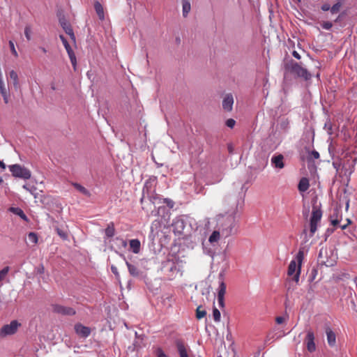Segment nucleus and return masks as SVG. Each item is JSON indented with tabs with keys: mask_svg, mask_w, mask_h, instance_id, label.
Masks as SVG:
<instances>
[{
	"mask_svg": "<svg viewBox=\"0 0 357 357\" xmlns=\"http://www.w3.org/2000/svg\"><path fill=\"white\" fill-rule=\"evenodd\" d=\"M221 235V231L218 229V231H214L211 235L209 236L208 241L210 243H213L217 242L220 239V236Z\"/></svg>",
	"mask_w": 357,
	"mask_h": 357,
	"instance_id": "32",
	"label": "nucleus"
},
{
	"mask_svg": "<svg viewBox=\"0 0 357 357\" xmlns=\"http://www.w3.org/2000/svg\"><path fill=\"white\" fill-rule=\"evenodd\" d=\"M292 55L296 59H301V55L296 51H293Z\"/></svg>",
	"mask_w": 357,
	"mask_h": 357,
	"instance_id": "55",
	"label": "nucleus"
},
{
	"mask_svg": "<svg viewBox=\"0 0 357 357\" xmlns=\"http://www.w3.org/2000/svg\"><path fill=\"white\" fill-rule=\"evenodd\" d=\"M9 77L13 80V84L14 88L17 90L20 88L19 79L17 73L12 70L9 72Z\"/></svg>",
	"mask_w": 357,
	"mask_h": 357,
	"instance_id": "28",
	"label": "nucleus"
},
{
	"mask_svg": "<svg viewBox=\"0 0 357 357\" xmlns=\"http://www.w3.org/2000/svg\"><path fill=\"white\" fill-rule=\"evenodd\" d=\"M57 234L63 240H67L68 238V234L66 231L59 228L56 227L55 229Z\"/></svg>",
	"mask_w": 357,
	"mask_h": 357,
	"instance_id": "35",
	"label": "nucleus"
},
{
	"mask_svg": "<svg viewBox=\"0 0 357 357\" xmlns=\"http://www.w3.org/2000/svg\"><path fill=\"white\" fill-rule=\"evenodd\" d=\"M176 345L180 357H188L187 347L182 341L176 340Z\"/></svg>",
	"mask_w": 357,
	"mask_h": 357,
	"instance_id": "21",
	"label": "nucleus"
},
{
	"mask_svg": "<svg viewBox=\"0 0 357 357\" xmlns=\"http://www.w3.org/2000/svg\"><path fill=\"white\" fill-rule=\"evenodd\" d=\"M172 226L175 234H181L185 227V222L181 216H178L173 220Z\"/></svg>",
	"mask_w": 357,
	"mask_h": 357,
	"instance_id": "11",
	"label": "nucleus"
},
{
	"mask_svg": "<svg viewBox=\"0 0 357 357\" xmlns=\"http://www.w3.org/2000/svg\"><path fill=\"white\" fill-rule=\"evenodd\" d=\"M286 68L297 77L303 78L306 81L310 79L312 77V75L306 68L294 61H291L287 63Z\"/></svg>",
	"mask_w": 357,
	"mask_h": 357,
	"instance_id": "5",
	"label": "nucleus"
},
{
	"mask_svg": "<svg viewBox=\"0 0 357 357\" xmlns=\"http://www.w3.org/2000/svg\"><path fill=\"white\" fill-rule=\"evenodd\" d=\"M206 315V311L204 309H202V306H199L196 310V317L198 319L204 318Z\"/></svg>",
	"mask_w": 357,
	"mask_h": 357,
	"instance_id": "34",
	"label": "nucleus"
},
{
	"mask_svg": "<svg viewBox=\"0 0 357 357\" xmlns=\"http://www.w3.org/2000/svg\"><path fill=\"white\" fill-rule=\"evenodd\" d=\"M149 182L146 181L142 190V197L141 198V203L143 204L144 201L147 198L152 204L155 203V200L158 199L157 195L151 196L149 192L148 186Z\"/></svg>",
	"mask_w": 357,
	"mask_h": 357,
	"instance_id": "19",
	"label": "nucleus"
},
{
	"mask_svg": "<svg viewBox=\"0 0 357 357\" xmlns=\"http://www.w3.org/2000/svg\"><path fill=\"white\" fill-rule=\"evenodd\" d=\"M309 213H310V206H303V211H302V214H303V216L305 219H307L308 217H309Z\"/></svg>",
	"mask_w": 357,
	"mask_h": 357,
	"instance_id": "41",
	"label": "nucleus"
},
{
	"mask_svg": "<svg viewBox=\"0 0 357 357\" xmlns=\"http://www.w3.org/2000/svg\"><path fill=\"white\" fill-rule=\"evenodd\" d=\"M234 97L231 93H227L222 100V108L226 112H231L233 109Z\"/></svg>",
	"mask_w": 357,
	"mask_h": 357,
	"instance_id": "17",
	"label": "nucleus"
},
{
	"mask_svg": "<svg viewBox=\"0 0 357 357\" xmlns=\"http://www.w3.org/2000/svg\"><path fill=\"white\" fill-rule=\"evenodd\" d=\"M156 354H157L158 357H167V355L164 353V351L160 348L157 349Z\"/></svg>",
	"mask_w": 357,
	"mask_h": 357,
	"instance_id": "50",
	"label": "nucleus"
},
{
	"mask_svg": "<svg viewBox=\"0 0 357 357\" xmlns=\"http://www.w3.org/2000/svg\"><path fill=\"white\" fill-rule=\"evenodd\" d=\"M116 241H119L120 244L123 248H126L128 245V243L126 240L123 239L122 238L117 237L116 238Z\"/></svg>",
	"mask_w": 357,
	"mask_h": 357,
	"instance_id": "47",
	"label": "nucleus"
},
{
	"mask_svg": "<svg viewBox=\"0 0 357 357\" xmlns=\"http://www.w3.org/2000/svg\"><path fill=\"white\" fill-rule=\"evenodd\" d=\"M0 93L3 98V101L6 104L9 102L10 91L8 88L6 87L4 82L0 84Z\"/></svg>",
	"mask_w": 357,
	"mask_h": 357,
	"instance_id": "23",
	"label": "nucleus"
},
{
	"mask_svg": "<svg viewBox=\"0 0 357 357\" xmlns=\"http://www.w3.org/2000/svg\"><path fill=\"white\" fill-rule=\"evenodd\" d=\"M191 10V5L189 0L182 1V13L183 17H186Z\"/></svg>",
	"mask_w": 357,
	"mask_h": 357,
	"instance_id": "29",
	"label": "nucleus"
},
{
	"mask_svg": "<svg viewBox=\"0 0 357 357\" xmlns=\"http://www.w3.org/2000/svg\"><path fill=\"white\" fill-rule=\"evenodd\" d=\"M213 317L215 322H219L220 321V312L216 307H213Z\"/></svg>",
	"mask_w": 357,
	"mask_h": 357,
	"instance_id": "38",
	"label": "nucleus"
},
{
	"mask_svg": "<svg viewBox=\"0 0 357 357\" xmlns=\"http://www.w3.org/2000/svg\"><path fill=\"white\" fill-rule=\"evenodd\" d=\"M59 23L63 28V29L65 31V32L70 36V38L73 40L75 39V36L73 32V30L70 26V24L68 23V22L66 20V19L63 17L59 19Z\"/></svg>",
	"mask_w": 357,
	"mask_h": 357,
	"instance_id": "18",
	"label": "nucleus"
},
{
	"mask_svg": "<svg viewBox=\"0 0 357 357\" xmlns=\"http://www.w3.org/2000/svg\"><path fill=\"white\" fill-rule=\"evenodd\" d=\"M163 203L166 204L167 206L170 208H172L174 206V202L169 198L163 199Z\"/></svg>",
	"mask_w": 357,
	"mask_h": 357,
	"instance_id": "42",
	"label": "nucleus"
},
{
	"mask_svg": "<svg viewBox=\"0 0 357 357\" xmlns=\"http://www.w3.org/2000/svg\"><path fill=\"white\" fill-rule=\"evenodd\" d=\"M9 211L13 213L20 216L23 220L28 222L27 216L25 215L24 211L19 207H10Z\"/></svg>",
	"mask_w": 357,
	"mask_h": 357,
	"instance_id": "27",
	"label": "nucleus"
},
{
	"mask_svg": "<svg viewBox=\"0 0 357 357\" xmlns=\"http://www.w3.org/2000/svg\"><path fill=\"white\" fill-rule=\"evenodd\" d=\"M52 310L54 312L61 315L73 316L76 314L74 308L58 304L53 305Z\"/></svg>",
	"mask_w": 357,
	"mask_h": 357,
	"instance_id": "9",
	"label": "nucleus"
},
{
	"mask_svg": "<svg viewBox=\"0 0 357 357\" xmlns=\"http://www.w3.org/2000/svg\"><path fill=\"white\" fill-rule=\"evenodd\" d=\"M225 275V273L224 270H222L218 274L219 287L218 297H225V294L226 292V284L224 282Z\"/></svg>",
	"mask_w": 357,
	"mask_h": 357,
	"instance_id": "15",
	"label": "nucleus"
},
{
	"mask_svg": "<svg viewBox=\"0 0 357 357\" xmlns=\"http://www.w3.org/2000/svg\"><path fill=\"white\" fill-rule=\"evenodd\" d=\"M333 24L330 22H325L322 24V28L326 30H329L332 27Z\"/></svg>",
	"mask_w": 357,
	"mask_h": 357,
	"instance_id": "49",
	"label": "nucleus"
},
{
	"mask_svg": "<svg viewBox=\"0 0 357 357\" xmlns=\"http://www.w3.org/2000/svg\"><path fill=\"white\" fill-rule=\"evenodd\" d=\"M76 334L80 337L86 338L91 335V330L89 327L85 326L80 323L75 324L74 326Z\"/></svg>",
	"mask_w": 357,
	"mask_h": 357,
	"instance_id": "12",
	"label": "nucleus"
},
{
	"mask_svg": "<svg viewBox=\"0 0 357 357\" xmlns=\"http://www.w3.org/2000/svg\"><path fill=\"white\" fill-rule=\"evenodd\" d=\"M322 211L321 204H318L316 199L312 201V215L310 219V237H312L317 230L318 223L321 221Z\"/></svg>",
	"mask_w": 357,
	"mask_h": 357,
	"instance_id": "3",
	"label": "nucleus"
},
{
	"mask_svg": "<svg viewBox=\"0 0 357 357\" xmlns=\"http://www.w3.org/2000/svg\"><path fill=\"white\" fill-rule=\"evenodd\" d=\"M325 127L328 128V130H331V124L326 123L325 124Z\"/></svg>",
	"mask_w": 357,
	"mask_h": 357,
	"instance_id": "61",
	"label": "nucleus"
},
{
	"mask_svg": "<svg viewBox=\"0 0 357 357\" xmlns=\"http://www.w3.org/2000/svg\"><path fill=\"white\" fill-rule=\"evenodd\" d=\"M228 149H229V151L230 153H231V152H232V151H233V148H232V146H231V145H229V146Z\"/></svg>",
	"mask_w": 357,
	"mask_h": 357,
	"instance_id": "62",
	"label": "nucleus"
},
{
	"mask_svg": "<svg viewBox=\"0 0 357 357\" xmlns=\"http://www.w3.org/2000/svg\"><path fill=\"white\" fill-rule=\"evenodd\" d=\"M20 326L21 324L17 320H13L10 324L3 325L0 329V338L15 334Z\"/></svg>",
	"mask_w": 357,
	"mask_h": 357,
	"instance_id": "7",
	"label": "nucleus"
},
{
	"mask_svg": "<svg viewBox=\"0 0 357 357\" xmlns=\"http://www.w3.org/2000/svg\"><path fill=\"white\" fill-rule=\"evenodd\" d=\"M333 214H335L334 218H338V211L337 210H335Z\"/></svg>",
	"mask_w": 357,
	"mask_h": 357,
	"instance_id": "58",
	"label": "nucleus"
},
{
	"mask_svg": "<svg viewBox=\"0 0 357 357\" xmlns=\"http://www.w3.org/2000/svg\"><path fill=\"white\" fill-rule=\"evenodd\" d=\"M10 268L8 266L4 267L0 271V282L4 280L7 274L8 273Z\"/></svg>",
	"mask_w": 357,
	"mask_h": 357,
	"instance_id": "39",
	"label": "nucleus"
},
{
	"mask_svg": "<svg viewBox=\"0 0 357 357\" xmlns=\"http://www.w3.org/2000/svg\"><path fill=\"white\" fill-rule=\"evenodd\" d=\"M161 213H163V216L162 217L161 222L163 224H167L170 220V212L169 210L166 208L165 206H160L158 208L157 211H151V216H157L159 215Z\"/></svg>",
	"mask_w": 357,
	"mask_h": 357,
	"instance_id": "13",
	"label": "nucleus"
},
{
	"mask_svg": "<svg viewBox=\"0 0 357 357\" xmlns=\"http://www.w3.org/2000/svg\"><path fill=\"white\" fill-rule=\"evenodd\" d=\"M28 239L29 241L32 243L33 244H36L38 242V236L34 232H30L28 234Z\"/></svg>",
	"mask_w": 357,
	"mask_h": 357,
	"instance_id": "37",
	"label": "nucleus"
},
{
	"mask_svg": "<svg viewBox=\"0 0 357 357\" xmlns=\"http://www.w3.org/2000/svg\"><path fill=\"white\" fill-rule=\"evenodd\" d=\"M59 38L62 41V43L68 54L69 59L70 60L72 66H73L74 70H76L77 59L73 49L71 48L66 38L63 35H60Z\"/></svg>",
	"mask_w": 357,
	"mask_h": 357,
	"instance_id": "8",
	"label": "nucleus"
},
{
	"mask_svg": "<svg viewBox=\"0 0 357 357\" xmlns=\"http://www.w3.org/2000/svg\"><path fill=\"white\" fill-rule=\"evenodd\" d=\"M281 128L284 130H287L289 128V121L287 119L282 121L280 123Z\"/></svg>",
	"mask_w": 357,
	"mask_h": 357,
	"instance_id": "48",
	"label": "nucleus"
},
{
	"mask_svg": "<svg viewBox=\"0 0 357 357\" xmlns=\"http://www.w3.org/2000/svg\"><path fill=\"white\" fill-rule=\"evenodd\" d=\"M40 50L43 51V53H46L47 50L45 47H40Z\"/></svg>",
	"mask_w": 357,
	"mask_h": 357,
	"instance_id": "63",
	"label": "nucleus"
},
{
	"mask_svg": "<svg viewBox=\"0 0 357 357\" xmlns=\"http://www.w3.org/2000/svg\"><path fill=\"white\" fill-rule=\"evenodd\" d=\"M23 188L29 192L35 198L38 197V193L36 192L37 189L35 186L24 185Z\"/></svg>",
	"mask_w": 357,
	"mask_h": 357,
	"instance_id": "33",
	"label": "nucleus"
},
{
	"mask_svg": "<svg viewBox=\"0 0 357 357\" xmlns=\"http://www.w3.org/2000/svg\"><path fill=\"white\" fill-rule=\"evenodd\" d=\"M236 121L233 119H229L226 121V125L230 128H233L235 126Z\"/></svg>",
	"mask_w": 357,
	"mask_h": 357,
	"instance_id": "46",
	"label": "nucleus"
},
{
	"mask_svg": "<svg viewBox=\"0 0 357 357\" xmlns=\"http://www.w3.org/2000/svg\"><path fill=\"white\" fill-rule=\"evenodd\" d=\"M303 234H304V240L305 242H307L308 241L307 234V229L305 228L303 231Z\"/></svg>",
	"mask_w": 357,
	"mask_h": 357,
	"instance_id": "56",
	"label": "nucleus"
},
{
	"mask_svg": "<svg viewBox=\"0 0 357 357\" xmlns=\"http://www.w3.org/2000/svg\"><path fill=\"white\" fill-rule=\"evenodd\" d=\"M9 46H10V50H11L13 54L17 57L18 56V54L15 48L14 43L12 40L9 41Z\"/></svg>",
	"mask_w": 357,
	"mask_h": 357,
	"instance_id": "43",
	"label": "nucleus"
},
{
	"mask_svg": "<svg viewBox=\"0 0 357 357\" xmlns=\"http://www.w3.org/2000/svg\"><path fill=\"white\" fill-rule=\"evenodd\" d=\"M317 273H318L317 269L315 267H313L311 269L310 273L309 274L308 281L312 282L315 279L316 276L317 275Z\"/></svg>",
	"mask_w": 357,
	"mask_h": 357,
	"instance_id": "36",
	"label": "nucleus"
},
{
	"mask_svg": "<svg viewBox=\"0 0 357 357\" xmlns=\"http://www.w3.org/2000/svg\"><path fill=\"white\" fill-rule=\"evenodd\" d=\"M310 187L309 181L307 178H302L298 185V189L301 192H304L308 190Z\"/></svg>",
	"mask_w": 357,
	"mask_h": 357,
	"instance_id": "24",
	"label": "nucleus"
},
{
	"mask_svg": "<svg viewBox=\"0 0 357 357\" xmlns=\"http://www.w3.org/2000/svg\"><path fill=\"white\" fill-rule=\"evenodd\" d=\"M73 186L83 195H84L87 197L91 196L90 192L86 188H85L84 186L81 185L80 184L75 183H73Z\"/></svg>",
	"mask_w": 357,
	"mask_h": 357,
	"instance_id": "31",
	"label": "nucleus"
},
{
	"mask_svg": "<svg viewBox=\"0 0 357 357\" xmlns=\"http://www.w3.org/2000/svg\"><path fill=\"white\" fill-rule=\"evenodd\" d=\"M325 332L327 336V342L330 347H333L336 344V335L329 326H326Z\"/></svg>",
	"mask_w": 357,
	"mask_h": 357,
	"instance_id": "20",
	"label": "nucleus"
},
{
	"mask_svg": "<svg viewBox=\"0 0 357 357\" xmlns=\"http://www.w3.org/2000/svg\"><path fill=\"white\" fill-rule=\"evenodd\" d=\"M2 83H3V80L2 74L0 72V84H2Z\"/></svg>",
	"mask_w": 357,
	"mask_h": 357,
	"instance_id": "59",
	"label": "nucleus"
},
{
	"mask_svg": "<svg viewBox=\"0 0 357 357\" xmlns=\"http://www.w3.org/2000/svg\"><path fill=\"white\" fill-rule=\"evenodd\" d=\"M285 320V318L283 317H277L275 319V321L278 324H282Z\"/></svg>",
	"mask_w": 357,
	"mask_h": 357,
	"instance_id": "52",
	"label": "nucleus"
},
{
	"mask_svg": "<svg viewBox=\"0 0 357 357\" xmlns=\"http://www.w3.org/2000/svg\"><path fill=\"white\" fill-rule=\"evenodd\" d=\"M219 307L223 308L225 307L224 297H218Z\"/></svg>",
	"mask_w": 357,
	"mask_h": 357,
	"instance_id": "51",
	"label": "nucleus"
},
{
	"mask_svg": "<svg viewBox=\"0 0 357 357\" xmlns=\"http://www.w3.org/2000/svg\"><path fill=\"white\" fill-rule=\"evenodd\" d=\"M130 250L135 254H138L140 252L141 243L135 238L131 239L129 241Z\"/></svg>",
	"mask_w": 357,
	"mask_h": 357,
	"instance_id": "22",
	"label": "nucleus"
},
{
	"mask_svg": "<svg viewBox=\"0 0 357 357\" xmlns=\"http://www.w3.org/2000/svg\"><path fill=\"white\" fill-rule=\"evenodd\" d=\"M304 258V251L301 249L299 250L296 255V259H292L288 266L287 275L288 276H293L292 280L298 283L299 281L301 268L302 261Z\"/></svg>",
	"mask_w": 357,
	"mask_h": 357,
	"instance_id": "2",
	"label": "nucleus"
},
{
	"mask_svg": "<svg viewBox=\"0 0 357 357\" xmlns=\"http://www.w3.org/2000/svg\"><path fill=\"white\" fill-rule=\"evenodd\" d=\"M271 340V338L269 337V335L267 336L266 337V342H268L269 340Z\"/></svg>",
	"mask_w": 357,
	"mask_h": 357,
	"instance_id": "64",
	"label": "nucleus"
},
{
	"mask_svg": "<svg viewBox=\"0 0 357 357\" xmlns=\"http://www.w3.org/2000/svg\"><path fill=\"white\" fill-rule=\"evenodd\" d=\"M305 342L306 344L307 349L309 352L312 353L316 350V344L314 342V334L312 330L307 331Z\"/></svg>",
	"mask_w": 357,
	"mask_h": 357,
	"instance_id": "10",
	"label": "nucleus"
},
{
	"mask_svg": "<svg viewBox=\"0 0 357 357\" xmlns=\"http://www.w3.org/2000/svg\"><path fill=\"white\" fill-rule=\"evenodd\" d=\"M105 236L107 238L113 237L115 234V228L113 222L108 224L107 228L105 230Z\"/></svg>",
	"mask_w": 357,
	"mask_h": 357,
	"instance_id": "30",
	"label": "nucleus"
},
{
	"mask_svg": "<svg viewBox=\"0 0 357 357\" xmlns=\"http://www.w3.org/2000/svg\"><path fill=\"white\" fill-rule=\"evenodd\" d=\"M8 168L12 173V175L15 177L27 180L31 176V171L20 165L15 164L9 165Z\"/></svg>",
	"mask_w": 357,
	"mask_h": 357,
	"instance_id": "6",
	"label": "nucleus"
},
{
	"mask_svg": "<svg viewBox=\"0 0 357 357\" xmlns=\"http://www.w3.org/2000/svg\"><path fill=\"white\" fill-rule=\"evenodd\" d=\"M95 10L98 16V18L100 20H103L105 19L104 9L102 6L99 1H96L94 3Z\"/></svg>",
	"mask_w": 357,
	"mask_h": 357,
	"instance_id": "25",
	"label": "nucleus"
},
{
	"mask_svg": "<svg viewBox=\"0 0 357 357\" xmlns=\"http://www.w3.org/2000/svg\"><path fill=\"white\" fill-rule=\"evenodd\" d=\"M111 270H112V272L116 276H119V271H118V269L115 266H111Z\"/></svg>",
	"mask_w": 357,
	"mask_h": 357,
	"instance_id": "53",
	"label": "nucleus"
},
{
	"mask_svg": "<svg viewBox=\"0 0 357 357\" xmlns=\"http://www.w3.org/2000/svg\"><path fill=\"white\" fill-rule=\"evenodd\" d=\"M160 270L167 279L172 280L178 273L180 268L174 260L169 259L162 262Z\"/></svg>",
	"mask_w": 357,
	"mask_h": 357,
	"instance_id": "4",
	"label": "nucleus"
},
{
	"mask_svg": "<svg viewBox=\"0 0 357 357\" xmlns=\"http://www.w3.org/2000/svg\"><path fill=\"white\" fill-rule=\"evenodd\" d=\"M271 165L275 169H283L284 167V156L282 154L274 155L271 160Z\"/></svg>",
	"mask_w": 357,
	"mask_h": 357,
	"instance_id": "16",
	"label": "nucleus"
},
{
	"mask_svg": "<svg viewBox=\"0 0 357 357\" xmlns=\"http://www.w3.org/2000/svg\"><path fill=\"white\" fill-rule=\"evenodd\" d=\"M334 215L335 214H332L331 215V225H333L334 227H340L342 229H346V227H347V225L351 223V221L350 220L347 219V224L346 225H342L340 224V220L338 219V218H334Z\"/></svg>",
	"mask_w": 357,
	"mask_h": 357,
	"instance_id": "26",
	"label": "nucleus"
},
{
	"mask_svg": "<svg viewBox=\"0 0 357 357\" xmlns=\"http://www.w3.org/2000/svg\"><path fill=\"white\" fill-rule=\"evenodd\" d=\"M340 5L339 3H335L334 4L331 8V12L334 14V13H337L339 10H340Z\"/></svg>",
	"mask_w": 357,
	"mask_h": 357,
	"instance_id": "44",
	"label": "nucleus"
},
{
	"mask_svg": "<svg viewBox=\"0 0 357 357\" xmlns=\"http://www.w3.org/2000/svg\"><path fill=\"white\" fill-rule=\"evenodd\" d=\"M235 216L234 215H221L218 218V227L221 235L227 238L234 234Z\"/></svg>",
	"mask_w": 357,
	"mask_h": 357,
	"instance_id": "1",
	"label": "nucleus"
},
{
	"mask_svg": "<svg viewBox=\"0 0 357 357\" xmlns=\"http://www.w3.org/2000/svg\"><path fill=\"white\" fill-rule=\"evenodd\" d=\"M310 157L311 159H318L319 158V153L318 151L313 150L310 153Z\"/></svg>",
	"mask_w": 357,
	"mask_h": 357,
	"instance_id": "45",
	"label": "nucleus"
},
{
	"mask_svg": "<svg viewBox=\"0 0 357 357\" xmlns=\"http://www.w3.org/2000/svg\"><path fill=\"white\" fill-rule=\"evenodd\" d=\"M321 9H322V10H324V11H327V10H331V6H330V5H329V4L326 3V4H324V5L321 6Z\"/></svg>",
	"mask_w": 357,
	"mask_h": 357,
	"instance_id": "54",
	"label": "nucleus"
},
{
	"mask_svg": "<svg viewBox=\"0 0 357 357\" xmlns=\"http://www.w3.org/2000/svg\"><path fill=\"white\" fill-rule=\"evenodd\" d=\"M31 28L29 25H26L24 29V35L28 40H31Z\"/></svg>",
	"mask_w": 357,
	"mask_h": 357,
	"instance_id": "40",
	"label": "nucleus"
},
{
	"mask_svg": "<svg viewBox=\"0 0 357 357\" xmlns=\"http://www.w3.org/2000/svg\"><path fill=\"white\" fill-rule=\"evenodd\" d=\"M0 168H2V169L6 168V165L4 164V162L3 161H0Z\"/></svg>",
	"mask_w": 357,
	"mask_h": 357,
	"instance_id": "57",
	"label": "nucleus"
},
{
	"mask_svg": "<svg viewBox=\"0 0 357 357\" xmlns=\"http://www.w3.org/2000/svg\"><path fill=\"white\" fill-rule=\"evenodd\" d=\"M325 127L328 128V130H331V124L326 123L325 124Z\"/></svg>",
	"mask_w": 357,
	"mask_h": 357,
	"instance_id": "60",
	"label": "nucleus"
},
{
	"mask_svg": "<svg viewBox=\"0 0 357 357\" xmlns=\"http://www.w3.org/2000/svg\"><path fill=\"white\" fill-rule=\"evenodd\" d=\"M119 255L125 261L126 264V266L128 267V272H129L130 275L131 276H132V277H135V278L139 277L141 275V271L137 268V266L134 265V264H131V263H130V262H128L126 260V257H125V255L123 254H119Z\"/></svg>",
	"mask_w": 357,
	"mask_h": 357,
	"instance_id": "14",
	"label": "nucleus"
}]
</instances>
